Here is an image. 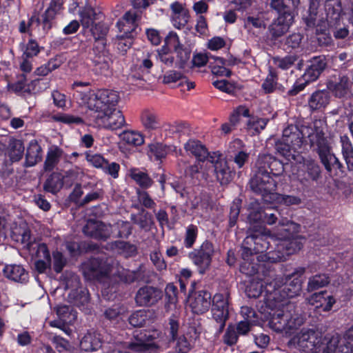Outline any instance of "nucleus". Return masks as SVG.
Wrapping results in <instances>:
<instances>
[{"label":"nucleus","instance_id":"f257e3e1","mask_svg":"<svg viewBox=\"0 0 353 353\" xmlns=\"http://www.w3.org/2000/svg\"><path fill=\"white\" fill-rule=\"evenodd\" d=\"M81 93V99L89 110L86 114L90 125L115 130L126 124L122 112L116 108L119 101L117 91L100 89Z\"/></svg>","mask_w":353,"mask_h":353},{"label":"nucleus","instance_id":"f03ea898","mask_svg":"<svg viewBox=\"0 0 353 353\" xmlns=\"http://www.w3.org/2000/svg\"><path fill=\"white\" fill-rule=\"evenodd\" d=\"M305 268L299 267L292 273L285 275V283L280 288L273 287L272 290L266 289L268 301L281 303L285 299H292L299 295L302 289V276Z\"/></svg>","mask_w":353,"mask_h":353},{"label":"nucleus","instance_id":"7ed1b4c3","mask_svg":"<svg viewBox=\"0 0 353 353\" xmlns=\"http://www.w3.org/2000/svg\"><path fill=\"white\" fill-rule=\"evenodd\" d=\"M270 7L276 12L277 18L270 25L268 30L272 38L276 39L286 33L294 21L295 13L283 0H271Z\"/></svg>","mask_w":353,"mask_h":353},{"label":"nucleus","instance_id":"20e7f679","mask_svg":"<svg viewBox=\"0 0 353 353\" xmlns=\"http://www.w3.org/2000/svg\"><path fill=\"white\" fill-rule=\"evenodd\" d=\"M308 138L311 147H316L321 162L328 172L332 168L341 170L343 167L338 158L331 152V146L323 130L316 129Z\"/></svg>","mask_w":353,"mask_h":353},{"label":"nucleus","instance_id":"39448f33","mask_svg":"<svg viewBox=\"0 0 353 353\" xmlns=\"http://www.w3.org/2000/svg\"><path fill=\"white\" fill-rule=\"evenodd\" d=\"M87 59L91 61L95 74L108 76L111 73L113 59L107 43L94 42L88 51Z\"/></svg>","mask_w":353,"mask_h":353},{"label":"nucleus","instance_id":"423d86ee","mask_svg":"<svg viewBox=\"0 0 353 353\" xmlns=\"http://www.w3.org/2000/svg\"><path fill=\"white\" fill-rule=\"evenodd\" d=\"M274 248H272L265 252L264 254L259 256V261L275 263L284 261L287 257L299 251L302 244L296 240L283 239L274 242Z\"/></svg>","mask_w":353,"mask_h":353},{"label":"nucleus","instance_id":"0eeeda50","mask_svg":"<svg viewBox=\"0 0 353 353\" xmlns=\"http://www.w3.org/2000/svg\"><path fill=\"white\" fill-rule=\"evenodd\" d=\"M291 342L304 353H322L325 346V336L323 339L312 329H303L294 336Z\"/></svg>","mask_w":353,"mask_h":353},{"label":"nucleus","instance_id":"6e6552de","mask_svg":"<svg viewBox=\"0 0 353 353\" xmlns=\"http://www.w3.org/2000/svg\"><path fill=\"white\" fill-rule=\"evenodd\" d=\"M250 186L255 194L261 195L265 201L268 196L270 199L275 197L277 183L266 170L257 167V170L250 181Z\"/></svg>","mask_w":353,"mask_h":353},{"label":"nucleus","instance_id":"1a4fd4ad","mask_svg":"<svg viewBox=\"0 0 353 353\" xmlns=\"http://www.w3.org/2000/svg\"><path fill=\"white\" fill-rule=\"evenodd\" d=\"M277 241L274 236L268 234L263 225H253L249 228L245 238V245H252L256 253L263 254L272 248V243Z\"/></svg>","mask_w":353,"mask_h":353},{"label":"nucleus","instance_id":"9d476101","mask_svg":"<svg viewBox=\"0 0 353 353\" xmlns=\"http://www.w3.org/2000/svg\"><path fill=\"white\" fill-rule=\"evenodd\" d=\"M230 294L225 291L224 293H216L214 295L211 303V312L213 319L219 324L216 334H221L229 319Z\"/></svg>","mask_w":353,"mask_h":353},{"label":"nucleus","instance_id":"9b49d317","mask_svg":"<svg viewBox=\"0 0 353 353\" xmlns=\"http://www.w3.org/2000/svg\"><path fill=\"white\" fill-rule=\"evenodd\" d=\"M214 252V245L209 240H205L199 248L189 252L188 257L197 267L200 274H203L209 270Z\"/></svg>","mask_w":353,"mask_h":353},{"label":"nucleus","instance_id":"f8f14e48","mask_svg":"<svg viewBox=\"0 0 353 353\" xmlns=\"http://www.w3.org/2000/svg\"><path fill=\"white\" fill-rule=\"evenodd\" d=\"M279 303L274 301H268V298H265L266 307L270 310L265 315V321L274 331L285 334L288 312L285 313L283 310L278 309Z\"/></svg>","mask_w":353,"mask_h":353},{"label":"nucleus","instance_id":"ddd939ff","mask_svg":"<svg viewBox=\"0 0 353 353\" xmlns=\"http://www.w3.org/2000/svg\"><path fill=\"white\" fill-rule=\"evenodd\" d=\"M110 272V264L102 257L92 258L83 265V275L89 280L101 281L108 277Z\"/></svg>","mask_w":353,"mask_h":353},{"label":"nucleus","instance_id":"4468645a","mask_svg":"<svg viewBox=\"0 0 353 353\" xmlns=\"http://www.w3.org/2000/svg\"><path fill=\"white\" fill-rule=\"evenodd\" d=\"M163 296V292L161 288L145 285L137 290L134 296V301L139 307H149L157 304Z\"/></svg>","mask_w":353,"mask_h":353},{"label":"nucleus","instance_id":"2eb2a0df","mask_svg":"<svg viewBox=\"0 0 353 353\" xmlns=\"http://www.w3.org/2000/svg\"><path fill=\"white\" fill-rule=\"evenodd\" d=\"M210 163L213 164L214 175L221 185H228L233 180L236 172L220 152L217 151L216 157Z\"/></svg>","mask_w":353,"mask_h":353},{"label":"nucleus","instance_id":"dca6fc26","mask_svg":"<svg viewBox=\"0 0 353 353\" xmlns=\"http://www.w3.org/2000/svg\"><path fill=\"white\" fill-rule=\"evenodd\" d=\"M83 234L92 239L105 241L112 234V228L110 224L95 219H89L83 228Z\"/></svg>","mask_w":353,"mask_h":353},{"label":"nucleus","instance_id":"f3484780","mask_svg":"<svg viewBox=\"0 0 353 353\" xmlns=\"http://www.w3.org/2000/svg\"><path fill=\"white\" fill-rule=\"evenodd\" d=\"M353 343L338 333L325 335V346L322 353H352Z\"/></svg>","mask_w":353,"mask_h":353},{"label":"nucleus","instance_id":"a211bd4d","mask_svg":"<svg viewBox=\"0 0 353 353\" xmlns=\"http://www.w3.org/2000/svg\"><path fill=\"white\" fill-rule=\"evenodd\" d=\"M321 174V168L316 161L305 159L298 171V177L301 183H310L320 180L322 177Z\"/></svg>","mask_w":353,"mask_h":353},{"label":"nucleus","instance_id":"6ab92c4d","mask_svg":"<svg viewBox=\"0 0 353 353\" xmlns=\"http://www.w3.org/2000/svg\"><path fill=\"white\" fill-rule=\"evenodd\" d=\"M352 83L346 75L339 76L337 79L328 80L326 83L327 90L336 98H347L351 94Z\"/></svg>","mask_w":353,"mask_h":353},{"label":"nucleus","instance_id":"aec40b11","mask_svg":"<svg viewBox=\"0 0 353 353\" xmlns=\"http://www.w3.org/2000/svg\"><path fill=\"white\" fill-rule=\"evenodd\" d=\"M212 295L208 290L196 292L190 299V307L193 313L202 314L208 311L212 303Z\"/></svg>","mask_w":353,"mask_h":353},{"label":"nucleus","instance_id":"412c9836","mask_svg":"<svg viewBox=\"0 0 353 353\" xmlns=\"http://www.w3.org/2000/svg\"><path fill=\"white\" fill-rule=\"evenodd\" d=\"M327 65V62L325 56L313 57L307 61V66L303 75L312 83L320 77Z\"/></svg>","mask_w":353,"mask_h":353},{"label":"nucleus","instance_id":"4be33fe9","mask_svg":"<svg viewBox=\"0 0 353 353\" xmlns=\"http://www.w3.org/2000/svg\"><path fill=\"white\" fill-rule=\"evenodd\" d=\"M307 301L319 312L330 311L336 303L335 298L326 290L312 294Z\"/></svg>","mask_w":353,"mask_h":353},{"label":"nucleus","instance_id":"5701e85b","mask_svg":"<svg viewBox=\"0 0 353 353\" xmlns=\"http://www.w3.org/2000/svg\"><path fill=\"white\" fill-rule=\"evenodd\" d=\"M185 150L195 157L196 161L210 162L216 157V152H210L205 145L198 140H189L184 146Z\"/></svg>","mask_w":353,"mask_h":353},{"label":"nucleus","instance_id":"b1692460","mask_svg":"<svg viewBox=\"0 0 353 353\" xmlns=\"http://www.w3.org/2000/svg\"><path fill=\"white\" fill-rule=\"evenodd\" d=\"M257 167L266 170L272 177L281 176L284 172L283 163L270 154H263L259 157Z\"/></svg>","mask_w":353,"mask_h":353},{"label":"nucleus","instance_id":"393cba45","mask_svg":"<svg viewBox=\"0 0 353 353\" xmlns=\"http://www.w3.org/2000/svg\"><path fill=\"white\" fill-rule=\"evenodd\" d=\"M143 276L141 268L139 267L134 270L125 268L122 266L117 267L112 274L114 281L125 285H130L139 281Z\"/></svg>","mask_w":353,"mask_h":353},{"label":"nucleus","instance_id":"a878e982","mask_svg":"<svg viewBox=\"0 0 353 353\" xmlns=\"http://www.w3.org/2000/svg\"><path fill=\"white\" fill-rule=\"evenodd\" d=\"M42 81L41 79H36L27 83L26 75L21 74L17 77V80L14 83H9L8 88L17 94L22 92L28 94L37 91V86Z\"/></svg>","mask_w":353,"mask_h":353},{"label":"nucleus","instance_id":"bb28decb","mask_svg":"<svg viewBox=\"0 0 353 353\" xmlns=\"http://www.w3.org/2000/svg\"><path fill=\"white\" fill-rule=\"evenodd\" d=\"M330 93L327 90H316L307 99V105L312 112L321 111L330 103Z\"/></svg>","mask_w":353,"mask_h":353},{"label":"nucleus","instance_id":"cd10ccee","mask_svg":"<svg viewBox=\"0 0 353 353\" xmlns=\"http://www.w3.org/2000/svg\"><path fill=\"white\" fill-rule=\"evenodd\" d=\"M281 138L291 145L294 152H299L303 143V132L296 125H288L283 130Z\"/></svg>","mask_w":353,"mask_h":353},{"label":"nucleus","instance_id":"c85d7f7f","mask_svg":"<svg viewBox=\"0 0 353 353\" xmlns=\"http://www.w3.org/2000/svg\"><path fill=\"white\" fill-rule=\"evenodd\" d=\"M155 317L153 310L141 309L132 312L128 321L132 327H141L152 323Z\"/></svg>","mask_w":353,"mask_h":353},{"label":"nucleus","instance_id":"c756f323","mask_svg":"<svg viewBox=\"0 0 353 353\" xmlns=\"http://www.w3.org/2000/svg\"><path fill=\"white\" fill-rule=\"evenodd\" d=\"M3 274L8 279L17 283H26L29 280L28 272L21 265H6Z\"/></svg>","mask_w":353,"mask_h":353},{"label":"nucleus","instance_id":"7c9ffc66","mask_svg":"<svg viewBox=\"0 0 353 353\" xmlns=\"http://www.w3.org/2000/svg\"><path fill=\"white\" fill-rule=\"evenodd\" d=\"M128 174L129 177L139 185L141 189V190H145L150 188L154 183V180L145 168H131L128 170Z\"/></svg>","mask_w":353,"mask_h":353},{"label":"nucleus","instance_id":"2f4dec72","mask_svg":"<svg viewBox=\"0 0 353 353\" xmlns=\"http://www.w3.org/2000/svg\"><path fill=\"white\" fill-rule=\"evenodd\" d=\"M64 185L62 174L57 172H52L45 181L43 188L46 192L57 194Z\"/></svg>","mask_w":353,"mask_h":353},{"label":"nucleus","instance_id":"473e14b6","mask_svg":"<svg viewBox=\"0 0 353 353\" xmlns=\"http://www.w3.org/2000/svg\"><path fill=\"white\" fill-rule=\"evenodd\" d=\"M42 149L37 141L33 139L29 143L26 153V165L32 167L36 165L42 159Z\"/></svg>","mask_w":353,"mask_h":353},{"label":"nucleus","instance_id":"72a5a7b5","mask_svg":"<svg viewBox=\"0 0 353 353\" xmlns=\"http://www.w3.org/2000/svg\"><path fill=\"white\" fill-rule=\"evenodd\" d=\"M80 349L84 352H95L102 347V341L95 333H87L80 341Z\"/></svg>","mask_w":353,"mask_h":353},{"label":"nucleus","instance_id":"f704fd0d","mask_svg":"<svg viewBox=\"0 0 353 353\" xmlns=\"http://www.w3.org/2000/svg\"><path fill=\"white\" fill-rule=\"evenodd\" d=\"M110 247L111 250H117L126 258L134 256L137 253L136 245L128 241H115L110 244Z\"/></svg>","mask_w":353,"mask_h":353},{"label":"nucleus","instance_id":"c9c22d12","mask_svg":"<svg viewBox=\"0 0 353 353\" xmlns=\"http://www.w3.org/2000/svg\"><path fill=\"white\" fill-rule=\"evenodd\" d=\"M79 13L81 18V23L83 29L90 28V27L96 23L94 21L98 19L97 14L92 7L85 6L81 8H79Z\"/></svg>","mask_w":353,"mask_h":353},{"label":"nucleus","instance_id":"e433bc0d","mask_svg":"<svg viewBox=\"0 0 353 353\" xmlns=\"http://www.w3.org/2000/svg\"><path fill=\"white\" fill-rule=\"evenodd\" d=\"M174 52L176 56L175 67L179 69H185L191 57L192 50L190 46L183 44L175 48Z\"/></svg>","mask_w":353,"mask_h":353},{"label":"nucleus","instance_id":"4c0bfd02","mask_svg":"<svg viewBox=\"0 0 353 353\" xmlns=\"http://www.w3.org/2000/svg\"><path fill=\"white\" fill-rule=\"evenodd\" d=\"M330 282L328 274L325 273L316 274L310 276L308 279L307 290L309 292H314L327 286Z\"/></svg>","mask_w":353,"mask_h":353},{"label":"nucleus","instance_id":"58836bf2","mask_svg":"<svg viewBox=\"0 0 353 353\" xmlns=\"http://www.w3.org/2000/svg\"><path fill=\"white\" fill-rule=\"evenodd\" d=\"M324 6L327 19L336 21L340 19L342 12L341 0H325Z\"/></svg>","mask_w":353,"mask_h":353},{"label":"nucleus","instance_id":"ea45409f","mask_svg":"<svg viewBox=\"0 0 353 353\" xmlns=\"http://www.w3.org/2000/svg\"><path fill=\"white\" fill-rule=\"evenodd\" d=\"M279 80L278 72L276 69L270 67L268 74L261 84V89L264 94H270L276 91V81Z\"/></svg>","mask_w":353,"mask_h":353},{"label":"nucleus","instance_id":"a19ab883","mask_svg":"<svg viewBox=\"0 0 353 353\" xmlns=\"http://www.w3.org/2000/svg\"><path fill=\"white\" fill-rule=\"evenodd\" d=\"M24 145L22 141L14 139L10 143L8 155L11 162L19 161L24 154Z\"/></svg>","mask_w":353,"mask_h":353},{"label":"nucleus","instance_id":"79ce46f5","mask_svg":"<svg viewBox=\"0 0 353 353\" xmlns=\"http://www.w3.org/2000/svg\"><path fill=\"white\" fill-rule=\"evenodd\" d=\"M141 119L142 124L148 130H155L160 125L157 114L152 110H143L141 113Z\"/></svg>","mask_w":353,"mask_h":353},{"label":"nucleus","instance_id":"37998d69","mask_svg":"<svg viewBox=\"0 0 353 353\" xmlns=\"http://www.w3.org/2000/svg\"><path fill=\"white\" fill-rule=\"evenodd\" d=\"M62 153L63 150L58 147L48 151L44 162V170L48 172L52 171L59 163Z\"/></svg>","mask_w":353,"mask_h":353},{"label":"nucleus","instance_id":"c03bdc74","mask_svg":"<svg viewBox=\"0 0 353 353\" xmlns=\"http://www.w3.org/2000/svg\"><path fill=\"white\" fill-rule=\"evenodd\" d=\"M112 233L117 230V233L113 236L116 238L128 239L132 234V226L129 221H118L112 225Z\"/></svg>","mask_w":353,"mask_h":353},{"label":"nucleus","instance_id":"a18cd8bd","mask_svg":"<svg viewBox=\"0 0 353 353\" xmlns=\"http://www.w3.org/2000/svg\"><path fill=\"white\" fill-rule=\"evenodd\" d=\"M120 137L127 144L134 146H140L144 143L143 136L135 131L124 130Z\"/></svg>","mask_w":353,"mask_h":353},{"label":"nucleus","instance_id":"49530a36","mask_svg":"<svg viewBox=\"0 0 353 353\" xmlns=\"http://www.w3.org/2000/svg\"><path fill=\"white\" fill-rule=\"evenodd\" d=\"M57 314L59 318L68 325H72L77 319V312L71 307L68 305H62L58 307Z\"/></svg>","mask_w":353,"mask_h":353},{"label":"nucleus","instance_id":"de8ad7c7","mask_svg":"<svg viewBox=\"0 0 353 353\" xmlns=\"http://www.w3.org/2000/svg\"><path fill=\"white\" fill-rule=\"evenodd\" d=\"M148 148L156 160L165 159L170 151V146L159 142L150 144Z\"/></svg>","mask_w":353,"mask_h":353},{"label":"nucleus","instance_id":"09e8293b","mask_svg":"<svg viewBox=\"0 0 353 353\" xmlns=\"http://www.w3.org/2000/svg\"><path fill=\"white\" fill-rule=\"evenodd\" d=\"M303 37L299 32H294L290 34L285 38L283 43H282L285 51L292 52L294 49L299 48Z\"/></svg>","mask_w":353,"mask_h":353},{"label":"nucleus","instance_id":"8fccbe9b","mask_svg":"<svg viewBox=\"0 0 353 353\" xmlns=\"http://www.w3.org/2000/svg\"><path fill=\"white\" fill-rule=\"evenodd\" d=\"M51 258L53 270L57 274L62 272L68 263L66 257L61 251L56 249L55 250L52 251Z\"/></svg>","mask_w":353,"mask_h":353},{"label":"nucleus","instance_id":"3c124183","mask_svg":"<svg viewBox=\"0 0 353 353\" xmlns=\"http://www.w3.org/2000/svg\"><path fill=\"white\" fill-rule=\"evenodd\" d=\"M199 229L196 225L190 224L185 228L183 245L188 249L192 248L198 237Z\"/></svg>","mask_w":353,"mask_h":353},{"label":"nucleus","instance_id":"603ef678","mask_svg":"<svg viewBox=\"0 0 353 353\" xmlns=\"http://www.w3.org/2000/svg\"><path fill=\"white\" fill-rule=\"evenodd\" d=\"M123 34L118 37V48L122 52H126L132 44V39L137 34L129 29H123Z\"/></svg>","mask_w":353,"mask_h":353},{"label":"nucleus","instance_id":"864d4df0","mask_svg":"<svg viewBox=\"0 0 353 353\" xmlns=\"http://www.w3.org/2000/svg\"><path fill=\"white\" fill-rule=\"evenodd\" d=\"M90 31L94 38V42L101 41L102 43H107L106 36L108 32V29L101 23H97L90 27Z\"/></svg>","mask_w":353,"mask_h":353},{"label":"nucleus","instance_id":"5fc2aeb1","mask_svg":"<svg viewBox=\"0 0 353 353\" xmlns=\"http://www.w3.org/2000/svg\"><path fill=\"white\" fill-rule=\"evenodd\" d=\"M124 312L125 308L123 305L113 304L104 310L103 316L105 320L113 321H117Z\"/></svg>","mask_w":353,"mask_h":353},{"label":"nucleus","instance_id":"6e6d98bb","mask_svg":"<svg viewBox=\"0 0 353 353\" xmlns=\"http://www.w3.org/2000/svg\"><path fill=\"white\" fill-rule=\"evenodd\" d=\"M311 82L304 77L302 74L299 78H298L295 82L294 83L292 88L286 92V94L285 97H295L298 94H299L301 91H303L305 87L310 83Z\"/></svg>","mask_w":353,"mask_h":353},{"label":"nucleus","instance_id":"4d7b16f0","mask_svg":"<svg viewBox=\"0 0 353 353\" xmlns=\"http://www.w3.org/2000/svg\"><path fill=\"white\" fill-rule=\"evenodd\" d=\"M139 17V15L135 12H126L123 16L125 24L123 25V30L129 29L130 31H133V33H137L136 30L138 27Z\"/></svg>","mask_w":353,"mask_h":353},{"label":"nucleus","instance_id":"13d9d810","mask_svg":"<svg viewBox=\"0 0 353 353\" xmlns=\"http://www.w3.org/2000/svg\"><path fill=\"white\" fill-rule=\"evenodd\" d=\"M54 121L61 122L65 124H77L80 125L83 123V120L80 117L70 115L68 114L60 113L54 114L52 117Z\"/></svg>","mask_w":353,"mask_h":353},{"label":"nucleus","instance_id":"bf43d9fd","mask_svg":"<svg viewBox=\"0 0 353 353\" xmlns=\"http://www.w3.org/2000/svg\"><path fill=\"white\" fill-rule=\"evenodd\" d=\"M269 122V119L252 117L247 122L248 130H253L256 133H260L263 130Z\"/></svg>","mask_w":353,"mask_h":353},{"label":"nucleus","instance_id":"052dcab7","mask_svg":"<svg viewBox=\"0 0 353 353\" xmlns=\"http://www.w3.org/2000/svg\"><path fill=\"white\" fill-rule=\"evenodd\" d=\"M158 59L168 67L172 66L174 62V57L172 54L170 48L162 46L157 50Z\"/></svg>","mask_w":353,"mask_h":353},{"label":"nucleus","instance_id":"680f3d73","mask_svg":"<svg viewBox=\"0 0 353 353\" xmlns=\"http://www.w3.org/2000/svg\"><path fill=\"white\" fill-rule=\"evenodd\" d=\"M303 324V319L298 314H291L288 313V321L286 323L285 334H292L294 330L299 329V327Z\"/></svg>","mask_w":353,"mask_h":353},{"label":"nucleus","instance_id":"e2e57ef3","mask_svg":"<svg viewBox=\"0 0 353 353\" xmlns=\"http://www.w3.org/2000/svg\"><path fill=\"white\" fill-rule=\"evenodd\" d=\"M51 342L59 353L69 351L71 348L70 341L59 335L55 334L53 336L51 339Z\"/></svg>","mask_w":353,"mask_h":353},{"label":"nucleus","instance_id":"0e129e2a","mask_svg":"<svg viewBox=\"0 0 353 353\" xmlns=\"http://www.w3.org/2000/svg\"><path fill=\"white\" fill-rule=\"evenodd\" d=\"M239 336L233 327V324L230 323L223 336V341L228 346H234L238 342Z\"/></svg>","mask_w":353,"mask_h":353},{"label":"nucleus","instance_id":"69168bd1","mask_svg":"<svg viewBox=\"0 0 353 353\" xmlns=\"http://www.w3.org/2000/svg\"><path fill=\"white\" fill-rule=\"evenodd\" d=\"M41 48L38 42L33 39H30L25 46V50L21 57L32 58L39 54Z\"/></svg>","mask_w":353,"mask_h":353},{"label":"nucleus","instance_id":"338daca9","mask_svg":"<svg viewBox=\"0 0 353 353\" xmlns=\"http://www.w3.org/2000/svg\"><path fill=\"white\" fill-rule=\"evenodd\" d=\"M263 292V285L261 282L250 283L245 288V294L249 298H259Z\"/></svg>","mask_w":353,"mask_h":353},{"label":"nucleus","instance_id":"774afa93","mask_svg":"<svg viewBox=\"0 0 353 353\" xmlns=\"http://www.w3.org/2000/svg\"><path fill=\"white\" fill-rule=\"evenodd\" d=\"M85 159L93 167L98 169H103L107 159L100 154H92L90 152H85Z\"/></svg>","mask_w":353,"mask_h":353}]
</instances>
